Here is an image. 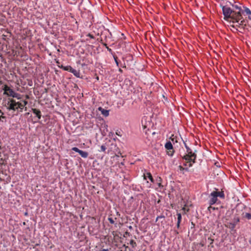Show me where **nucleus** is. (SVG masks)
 Returning a JSON list of instances; mask_svg holds the SVG:
<instances>
[{
    "label": "nucleus",
    "mask_w": 251,
    "mask_h": 251,
    "mask_svg": "<svg viewBox=\"0 0 251 251\" xmlns=\"http://www.w3.org/2000/svg\"><path fill=\"white\" fill-rule=\"evenodd\" d=\"M222 8L223 13L224 16V19L232 23H238L243 19L242 16L240 15V13L236 12L234 9L226 5H220Z\"/></svg>",
    "instance_id": "f257e3e1"
},
{
    "label": "nucleus",
    "mask_w": 251,
    "mask_h": 251,
    "mask_svg": "<svg viewBox=\"0 0 251 251\" xmlns=\"http://www.w3.org/2000/svg\"><path fill=\"white\" fill-rule=\"evenodd\" d=\"M196 152V150H195L194 152H193L192 151H191L190 153H187L182 157L183 159L188 161V162L190 163L189 164V166L190 167L192 166V164L191 162H192L193 163H196V159L197 158Z\"/></svg>",
    "instance_id": "f03ea898"
},
{
    "label": "nucleus",
    "mask_w": 251,
    "mask_h": 251,
    "mask_svg": "<svg viewBox=\"0 0 251 251\" xmlns=\"http://www.w3.org/2000/svg\"><path fill=\"white\" fill-rule=\"evenodd\" d=\"M7 109L9 110L16 111L18 110V107H20V102H16V100L11 98H8L6 102Z\"/></svg>",
    "instance_id": "7ed1b4c3"
},
{
    "label": "nucleus",
    "mask_w": 251,
    "mask_h": 251,
    "mask_svg": "<svg viewBox=\"0 0 251 251\" xmlns=\"http://www.w3.org/2000/svg\"><path fill=\"white\" fill-rule=\"evenodd\" d=\"M3 89L4 91L3 93L4 94L6 95L9 97H12L18 99H21V98L20 94L16 93L13 89H11L7 85H4Z\"/></svg>",
    "instance_id": "20e7f679"
},
{
    "label": "nucleus",
    "mask_w": 251,
    "mask_h": 251,
    "mask_svg": "<svg viewBox=\"0 0 251 251\" xmlns=\"http://www.w3.org/2000/svg\"><path fill=\"white\" fill-rule=\"evenodd\" d=\"M165 147L167 150L169 151H168V154L170 156H172L174 154V151L172 143L170 141L167 142L165 145Z\"/></svg>",
    "instance_id": "39448f33"
},
{
    "label": "nucleus",
    "mask_w": 251,
    "mask_h": 251,
    "mask_svg": "<svg viewBox=\"0 0 251 251\" xmlns=\"http://www.w3.org/2000/svg\"><path fill=\"white\" fill-rule=\"evenodd\" d=\"M240 219L238 217L234 218L233 219V222L227 223V225H226V226L231 229L232 230H233L236 224L239 222Z\"/></svg>",
    "instance_id": "423d86ee"
},
{
    "label": "nucleus",
    "mask_w": 251,
    "mask_h": 251,
    "mask_svg": "<svg viewBox=\"0 0 251 251\" xmlns=\"http://www.w3.org/2000/svg\"><path fill=\"white\" fill-rule=\"evenodd\" d=\"M72 150L78 152L83 158H87L88 156V153L87 152L80 150L76 147H73Z\"/></svg>",
    "instance_id": "0eeeda50"
},
{
    "label": "nucleus",
    "mask_w": 251,
    "mask_h": 251,
    "mask_svg": "<svg viewBox=\"0 0 251 251\" xmlns=\"http://www.w3.org/2000/svg\"><path fill=\"white\" fill-rule=\"evenodd\" d=\"M209 197L210 199L209 201V203L210 205L215 204L218 201L217 197L213 192L210 194Z\"/></svg>",
    "instance_id": "6e6552de"
},
{
    "label": "nucleus",
    "mask_w": 251,
    "mask_h": 251,
    "mask_svg": "<svg viewBox=\"0 0 251 251\" xmlns=\"http://www.w3.org/2000/svg\"><path fill=\"white\" fill-rule=\"evenodd\" d=\"M241 21L240 23H239V25H236L237 26L240 27L241 26H242V27H241L242 29H243L244 31L245 30H249L248 28H246V27L247 26V25L246 24V23H248V21H246L245 20H244V19H241L240 20Z\"/></svg>",
    "instance_id": "1a4fd4ad"
},
{
    "label": "nucleus",
    "mask_w": 251,
    "mask_h": 251,
    "mask_svg": "<svg viewBox=\"0 0 251 251\" xmlns=\"http://www.w3.org/2000/svg\"><path fill=\"white\" fill-rule=\"evenodd\" d=\"M229 3L231 5H232V7L233 8V9H235L236 10H237L238 11H236V12L240 13V15L242 16V14L244 13V11L241 6H239L238 4H232L230 2H229Z\"/></svg>",
    "instance_id": "9d476101"
},
{
    "label": "nucleus",
    "mask_w": 251,
    "mask_h": 251,
    "mask_svg": "<svg viewBox=\"0 0 251 251\" xmlns=\"http://www.w3.org/2000/svg\"><path fill=\"white\" fill-rule=\"evenodd\" d=\"M233 210V209H232V210L227 211L226 213L225 217L223 218V222H226L227 220H229V218L230 217L231 215L232 214Z\"/></svg>",
    "instance_id": "9b49d317"
},
{
    "label": "nucleus",
    "mask_w": 251,
    "mask_h": 251,
    "mask_svg": "<svg viewBox=\"0 0 251 251\" xmlns=\"http://www.w3.org/2000/svg\"><path fill=\"white\" fill-rule=\"evenodd\" d=\"M99 111H100L101 114L104 117H107L109 115V110L104 109L101 107L98 108Z\"/></svg>",
    "instance_id": "f8f14e48"
},
{
    "label": "nucleus",
    "mask_w": 251,
    "mask_h": 251,
    "mask_svg": "<svg viewBox=\"0 0 251 251\" xmlns=\"http://www.w3.org/2000/svg\"><path fill=\"white\" fill-rule=\"evenodd\" d=\"M32 111L35 115H36L38 119H41L42 115L41 112L39 109L36 108H32Z\"/></svg>",
    "instance_id": "ddd939ff"
},
{
    "label": "nucleus",
    "mask_w": 251,
    "mask_h": 251,
    "mask_svg": "<svg viewBox=\"0 0 251 251\" xmlns=\"http://www.w3.org/2000/svg\"><path fill=\"white\" fill-rule=\"evenodd\" d=\"M69 72L73 73L77 77H80L79 71H77L72 67Z\"/></svg>",
    "instance_id": "4468645a"
},
{
    "label": "nucleus",
    "mask_w": 251,
    "mask_h": 251,
    "mask_svg": "<svg viewBox=\"0 0 251 251\" xmlns=\"http://www.w3.org/2000/svg\"><path fill=\"white\" fill-rule=\"evenodd\" d=\"M213 192L215 194L217 197H219L222 199L225 198V194L223 191H218L217 189H216V191H213Z\"/></svg>",
    "instance_id": "2eb2a0df"
},
{
    "label": "nucleus",
    "mask_w": 251,
    "mask_h": 251,
    "mask_svg": "<svg viewBox=\"0 0 251 251\" xmlns=\"http://www.w3.org/2000/svg\"><path fill=\"white\" fill-rule=\"evenodd\" d=\"M244 9H243L244 13H246L247 15H248V18L250 20H251V11L250 9L245 6H243Z\"/></svg>",
    "instance_id": "dca6fc26"
},
{
    "label": "nucleus",
    "mask_w": 251,
    "mask_h": 251,
    "mask_svg": "<svg viewBox=\"0 0 251 251\" xmlns=\"http://www.w3.org/2000/svg\"><path fill=\"white\" fill-rule=\"evenodd\" d=\"M20 105H19L20 107H18V109H20V112H22L23 109L25 105H26L27 103V102L25 100H22V101H20Z\"/></svg>",
    "instance_id": "f3484780"
},
{
    "label": "nucleus",
    "mask_w": 251,
    "mask_h": 251,
    "mask_svg": "<svg viewBox=\"0 0 251 251\" xmlns=\"http://www.w3.org/2000/svg\"><path fill=\"white\" fill-rule=\"evenodd\" d=\"M213 241H214V240L212 239L211 238V237H208L207 238V239H205V243L208 244V247H210L211 248L214 247L213 245Z\"/></svg>",
    "instance_id": "a211bd4d"
},
{
    "label": "nucleus",
    "mask_w": 251,
    "mask_h": 251,
    "mask_svg": "<svg viewBox=\"0 0 251 251\" xmlns=\"http://www.w3.org/2000/svg\"><path fill=\"white\" fill-rule=\"evenodd\" d=\"M177 222L176 226H177V229H179L180 228V222L181 221V219H182L181 214L180 213H178L177 214Z\"/></svg>",
    "instance_id": "6ab92c4d"
},
{
    "label": "nucleus",
    "mask_w": 251,
    "mask_h": 251,
    "mask_svg": "<svg viewBox=\"0 0 251 251\" xmlns=\"http://www.w3.org/2000/svg\"><path fill=\"white\" fill-rule=\"evenodd\" d=\"M144 176L145 179H146L147 177H148L152 182H154V179L150 173H147L146 174H144Z\"/></svg>",
    "instance_id": "aec40b11"
},
{
    "label": "nucleus",
    "mask_w": 251,
    "mask_h": 251,
    "mask_svg": "<svg viewBox=\"0 0 251 251\" xmlns=\"http://www.w3.org/2000/svg\"><path fill=\"white\" fill-rule=\"evenodd\" d=\"M59 67L62 69H63L65 71H67L69 72L72 68V67L71 66H64L63 65H61V66H59Z\"/></svg>",
    "instance_id": "412c9836"
},
{
    "label": "nucleus",
    "mask_w": 251,
    "mask_h": 251,
    "mask_svg": "<svg viewBox=\"0 0 251 251\" xmlns=\"http://www.w3.org/2000/svg\"><path fill=\"white\" fill-rule=\"evenodd\" d=\"M244 217L247 218L248 220L251 219V213H246L245 215L244 216Z\"/></svg>",
    "instance_id": "4be33fe9"
},
{
    "label": "nucleus",
    "mask_w": 251,
    "mask_h": 251,
    "mask_svg": "<svg viewBox=\"0 0 251 251\" xmlns=\"http://www.w3.org/2000/svg\"><path fill=\"white\" fill-rule=\"evenodd\" d=\"M130 244L131 245V246L133 248H135L137 246V244H136V242L133 240H130Z\"/></svg>",
    "instance_id": "5701e85b"
},
{
    "label": "nucleus",
    "mask_w": 251,
    "mask_h": 251,
    "mask_svg": "<svg viewBox=\"0 0 251 251\" xmlns=\"http://www.w3.org/2000/svg\"><path fill=\"white\" fill-rule=\"evenodd\" d=\"M113 57H114V60H115L117 65L118 66L119 63L118 62V57H117V56L115 55H113Z\"/></svg>",
    "instance_id": "b1692460"
},
{
    "label": "nucleus",
    "mask_w": 251,
    "mask_h": 251,
    "mask_svg": "<svg viewBox=\"0 0 251 251\" xmlns=\"http://www.w3.org/2000/svg\"><path fill=\"white\" fill-rule=\"evenodd\" d=\"M179 168L180 171H183V170L188 171V169L187 168H183L181 166H179Z\"/></svg>",
    "instance_id": "393cba45"
},
{
    "label": "nucleus",
    "mask_w": 251,
    "mask_h": 251,
    "mask_svg": "<svg viewBox=\"0 0 251 251\" xmlns=\"http://www.w3.org/2000/svg\"><path fill=\"white\" fill-rule=\"evenodd\" d=\"M101 151H104L106 149V147L104 145H102L100 147Z\"/></svg>",
    "instance_id": "a878e982"
},
{
    "label": "nucleus",
    "mask_w": 251,
    "mask_h": 251,
    "mask_svg": "<svg viewBox=\"0 0 251 251\" xmlns=\"http://www.w3.org/2000/svg\"><path fill=\"white\" fill-rule=\"evenodd\" d=\"M108 220L111 224H113L114 223V221L112 218L109 217Z\"/></svg>",
    "instance_id": "bb28decb"
},
{
    "label": "nucleus",
    "mask_w": 251,
    "mask_h": 251,
    "mask_svg": "<svg viewBox=\"0 0 251 251\" xmlns=\"http://www.w3.org/2000/svg\"><path fill=\"white\" fill-rule=\"evenodd\" d=\"M186 152H187V153H190V152H191V151H192L191 150V149L190 148H189V147H186Z\"/></svg>",
    "instance_id": "cd10ccee"
},
{
    "label": "nucleus",
    "mask_w": 251,
    "mask_h": 251,
    "mask_svg": "<svg viewBox=\"0 0 251 251\" xmlns=\"http://www.w3.org/2000/svg\"><path fill=\"white\" fill-rule=\"evenodd\" d=\"M206 243H205V241L204 242L203 240H202L201 243H200V245L201 246V247H204L205 245H206Z\"/></svg>",
    "instance_id": "c85d7f7f"
},
{
    "label": "nucleus",
    "mask_w": 251,
    "mask_h": 251,
    "mask_svg": "<svg viewBox=\"0 0 251 251\" xmlns=\"http://www.w3.org/2000/svg\"><path fill=\"white\" fill-rule=\"evenodd\" d=\"M106 48L107 49V50H108L110 53H111V54H112V53H113V51H112V50L110 48H109L108 46H106Z\"/></svg>",
    "instance_id": "c756f323"
},
{
    "label": "nucleus",
    "mask_w": 251,
    "mask_h": 251,
    "mask_svg": "<svg viewBox=\"0 0 251 251\" xmlns=\"http://www.w3.org/2000/svg\"><path fill=\"white\" fill-rule=\"evenodd\" d=\"M6 117L3 116H0V121H3V119H5Z\"/></svg>",
    "instance_id": "7c9ffc66"
},
{
    "label": "nucleus",
    "mask_w": 251,
    "mask_h": 251,
    "mask_svg": "<svg viewBox=\"0 0 251 251\" xmlns=\"http://www.w3.org/2000/svg\"><path fill=\"white\" fill-rule=\"evenodd\" d=\"M165 217L164 216H158L157 218H156V222L159 219H160V218H164Z\"/></svg>",
    "instance_id": "2f4dec72"
},
{
    "label": "nucleus",
    "mask_w": 251,
    "mask_h": 251,
    "mask_svg": "<svg viewBox=\"0 0 251 251\" xmlns=\"http://www.w3.org/2000/svg\"><path fill=\"white\" fill-rule=\"evenodd\" d=\"M87 36L90 37L92 39H94L95 38L94 36L92 34H91L90 33H89L87 35Z\"/></svg>",
    "instance_id": "473e14b6"
},
{
    "label": "nucleus",
    "mask_w": 251,
    "mask_h": 251,
    "mask_svg": "<svg viewBox=\"0 0 251 251\" xmlns=\"http://www.w3.org/2000/svg\"><path fill=\"white\" fill-rule=\"evenodd\" d=\"M231 26L233 28V29H235L236 31L238 30L237 28H236V27L237 26L236 25H231Z\"/></svg>",
    "instance_id": "72a5a7b5"
},
{
    "label": "nucleus",
    "mask_w": 251,
    "mask_h": 251,
    "mask_svg": "<svg viewBox=\"0 0 251 251\" xmlns=\"http://www.w3.org/2000/svg\"><path fill=\"white\" fill-rule=\"evenodd\" d=\"M183 142H184V146H185V148H186V147H188V146H187V145L186 144V143L184 141H183Z\"/></svg>",
    "instance_id": "f704fd0d"
},
{
    "label": "nucleus",
    "mask_w": 251,
    "mask_h": 251,
    "mask_svg": "<svg viewBox=\"0 0 251 251\" xmlns=\"http://www.w3.org/2000/svg\"><path fill=\"white\" fill-rule=\"evenodd\" d=\"M161 180V177H158V179H157V181H160Z\"/></svg>",
    "instance_id": "c9c22d12"
},
{
    "label": "nucleus",
    "mask_w": 251,
    "mask_h": 251,
    "mask_svg": "<svg viewBox=\"0 0 251 251\" xmlns=\"http://www.w3.org/2000/svg\"><path fill=\"white\" fill-rule=\"evenodd\" d=\"M100 251H108V249H102V250H100Z\"/></svg>",
    "instance_id": "e433bc0d"
},
{
    "label": "nucleus",
    "mask_w": 251,
    "mask_h": 251,
    "mask_svg": "<svg viewBox=\"0 0 251 251\" xmlns=\"http://www.w3.org/2000/svg\"><path fill=\"white\" fill-rule=\"evenodd\" d=\"M104 46H105L106 48V46H107V44L106 43H102Z\"/></svg>",
    "instance_id": "4c0bfd02"
},
{
    "label": "nucleus",
    "mask_w": 251,
    "mask_h": 251,
    "mask_svg": "<svg viewBox=\"0 0 251 251\" xmlns=\"http://www.w3.org/2000/svg\"><path fill=\"white\" fill-rule=\"evenodd\" d=\"M170 139L172 140V141L173 142H174V141H175L174 138L171 137Z\"/></svg>",
    "instance_id": "58836bf2"
},
{
    "label": "nucleus",
    "mask_w": 251,
    "mask_h": 251,
    "mask_svg": "<svg viewBox=\"0 0 251 251\" xmlns=\"http://www.w3.org/2000/svg\"><path fill=\"white\" fill-rule=\"evenodd\" d=\"M25 216H27L28 215V213L27 212H25Z\"/></svg>",
    "instance_id": "ea45409f"
},
{
    "label": "nucleus",
    "mask_w": 251,
    "mask_h": 251,
    "mask_svg": "<svg viewBox=\"0 0 251 251\" xmlns=\"http://www.w3.org/2000/svg\"><path fill=\"white\" fill-rule=\"evenodd\" d=\"M0 114H1L2 115L3 114V113L2 112V111L0 109Z\"/></svg>",
    "instance_id": "a19ab883"
},
{
    "label": "nucleus",
    "mask_w": 251,
    "mask_h": 251,
    "mask_svg": "<svg viewBox=\"0 0 251 251\" xmlns=\"http://www.w3.org/2000/svg\"><path fill=\"white\" fill-rule=\"evenodd\" d=\"M158 186H159V187L162 186V185H161L160 183H158Z\"/></svg>",
    "instance_id": "79ce46f5"
},
{
    "label": "nucleus",
    "mask_w": 251,
    "mask_h": 251,
    "mask_svg": "<svg viewBox=\"0 0 251 251\" xmlns=\"http://www.w3.org/2000/svg\"><path fill=\"white\" fill-rule=\"evenodd\" d=\"M249 242L251 244V238L249 240Z\"/></svg>",
    "instance_id": "37998d69"
},
{
    "label": "nucleus",
    "mask_w": 251,
    "mask_h": 251,
    "mask_svg": "<svg viewBox=\"0 0 251 251\" xmlns=\"http://www.w3.org/2000/svg\"><path fill=\"white\" fill-rule=\"evenodd\" d=\"M47 91H48V89L46 88V89H45V92H47Z\"/></svg>",
    "instance_id": "c03bdc74"
},
{
    "label": "nucleus",
    "mask_w": 251,
    "mask_h": 251,
    "mask_svg": "<svg viewBox=\"0 0 251 251\" xmlns=\"http://www.w3.org/2000/svg\"><path fill=\"white\" fill-rule=\"evenodd\" d=\"M25 224H25V222H24V223H23V225H25Z\"/></svg>",
    "instance_id": "a18cd8bd"
},
{
    "label": "nucleus",
    "mask_w": 251,
    "mask_h": 251,
    "mask_svg": "<svg viewBox=\"0 0 251 251\" xmlns=\"http://www.w3.org/2000/svg\"><path fill=\"white\" fill-rule=\"evenodd\" d=\"M240 32H241V33H243V31H240Z\"/></svg>",
    "instance_id": "49530a36"
},
{
    "label": "nucleus",
    "mask_w": 251,
    "mask_h": 251,
    "mask_svg": "<svg viewBox=\"0 0 251 251\" xmlns=\"http://www.w3.org/2000/svg\"><path fill=\"white\" fill-rule=\"evenodd\" d=\"M183 210H185V208H183L182 209Z\"/></svg>",
    "instance_id": "de8ad7c7"
},
{
    "label": "nucleus",
    "mask_w": 251,
    "mask_h": 251,
    "mask_svg": "<svg viewBox=\"0 0 251 251\" xmlns=\"http://www.w3.org/2000/svg\"><path fill=\"white\" fill-rule=\"evenodd\" d=\"M116 134L119 135V133L116 132Z\"/></svg>",
    "instance_id": "09e8293b"
},
{
    "label": "nucleus",
    "mask_w": 251,
    "mask_h": 251,
    "mask_svg": "<svg viewBox=\"0 0 251 251\" xmlns=\"http://www.w3.org/2000/svg\"><path fill=\"white\" fill-rule=\"evenodd\" d=\"M116 134L119 135V133L116 132Z\"/></svg>",
    "instance_id": "8fccbe9b"
},
{
    "label": "nucleus",
    "mask_w": 251,
    "mask_h": 251,
    "mask_svg": "<svg viewBox=\"0 0 251 251\" xmlns=\"http://www.w3.org/2000/svg\"><path fill=\"white\" fill-rule=\"evenodd\" d=\"M83 0H82V1H83Z\"/></svg>",
    "instance_id": "3c124183"
}]
</instances>
